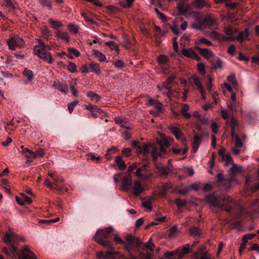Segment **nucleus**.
<instances>
[{"label": "nucleus", "mask_w": 259, "mask_h": 259, "mask_svg": "<svg viewBox=\"0 0 259 259\" xmlns=\"http://www.w3.org/2000/svg\"><path fill=\"white\" fill-rule=\"evenodd\" d=\"M4 242L9 247L10 251L7 247L2 249L3 252L7 256H10L11 253L14 256H17L20 259H36L35 255L25 246L22 249L18 250V243L22 238L11 230L5 234L3 237Z\"/></svg>", "instance_id": "nucleus-1"}, {"label": "nucleus", "mask_w": 259, "mask_h": 259, "mask_svg": "<svg viewBox=\"0 0 259 259\" xmlns=\"http://www.w3.org/2000/svg\"><path fill=\"white\" fill-rule=\"evenodd\" d=\"M112 231L113 228L111 227L105 228L104 229H100L96 232L94 237L97 242L106 248L108 250L105 253L103 251L98 252L97 257L99 259L107 258L114 254L113 247L109 239L110 233Z\"/></svg>", "instance_id": "nucleus-2"}, {"label": "nucleus", "mask_w": 259, "mask_h": 259, "mask_svg": "<svg viewBox=\"0 0 259 259\" xmlns=\"http://www.w3.org/2000/svg\"><path fill=\"white\" fill-rule=\"evenodd\" d=\"M191 13L194 15L196 22L191 25V28L195 30H202L208 28L212 30L209 32H217L214 30L217 28L216 21L210 15L207 14L203 16L196 11H193Z\"/></svg>", "instance_id": "nucleus-3"}, {"label": "nucleus", "mask_w": 259, "mask_h": 259, "mask_svg": "<svg viewBox=\"0 0 259 259\" xmlns=\"http://www.w3.org/2000/svg\"><path fill=\"white\" fill-rule=\"evenodd\" d=\"M229 177L225 178L223 174L219 173L216 178L217 183L219 186H223L225 189L230 188L232 182H237L234 176V174L241 172V167L237 166L236 164H233L232 166L229 170Z\"/></svg>", "instance_id": "nucleus-4"}, {"label": "nucleus", "mask_w": 259, "mask_h": 259, "mask_svg": "<svg viewBox=\"0 0 259 259\" xmlns=\"http://www.w3.org/2000/svg\"><path fill=\"white\" fill-rule=\"evenodd\" d=\"M38 45L34 47L35 55L48 63L52 64L54 59L49 52L51 47L49 45H46L42 40H38Z\"/></svg>", "instance_id": "nucleus-5"}, {"label": "nucleus", "mask_w": 259, "mask_h": 259, "mask_svg": "<svg viewBox=\"0 0 259 259\" xmlns=\"http://www.w3.org/2000/svg\"><path fill=\"white\" fill-rule=\"evenodd\" d=\"M114 239L116 243L122 245L124 249L128 252L134 250L135 247H140L143 244L139 238L132 235H128L125 237L126 241H123L117 235L114 236Z\"/></svg>", "instance_id": "nucleus-6"}, {"label": "nucleus", "mask_w": 259, "mask_h": 259, "mask_svg": "<svg viewBox=\"0 0 259 259\" xmlns=\"http://www.w3.org/2000/svg\"><path fill=\"white\" fill-rule=\"evenodd\" d=\"M170 144L167 139H163L159 143V147H155L151 152V155L154 161H156L158 157H162L168 153L166 148Z\"/></svg>", "instance_id": "nucleus-7"}, {"label": "nucleus", "mask_w": 259, "mask_h": 259, "mask_svg": "<svg viewBox=\"0 0 259 259\" xmlns=\"http://www.w3.org/2000/svg\"><path fill=\"white\" fill-rule=\"evenodd\" d=\"M190 252V245L187 244L183 248H179L174 252H165L164 256L167 259H181L183 256Z\"/></svg>", "instance_id": "nucleus-8"}, {"label": "nucleus", "mask_w": 259, "mask_h": 259, "mask_svg": "<svg viewBox=\"0 0 259 259\" xmlns=\"http://www.w3.org/2000/svg\"><path fill=\"white\" fill-rule=\"evenodd\" d=\"M6 41L9 49L11 50H15L17 47L21 48L24 43L23 39L17 35L11 37Z\"/></svg>", "instance_id": "nucleus-9"}, {"label": "nucleus", "mask_w": 259, "mask_h": 259, "mask_svg": "<svg viewBox=\"0 0 259 259\" xmlns=\"http://www.w3.org/2000/svg\"><path fill=\"white\" fill-rule=\"evenodd\" d=\"M168 129L171 133L175 136L177 140H180L183 146H186V140L183 136V134L178 127L170 125Z\"/></svg>", "instance_id": "nucleus-10"}, {"label": "nucleus", "mask_w": 259, "mask_h": 259, "mask_svg": "<svg viewBox=\"0 0 259 259\" xmlns=\"http://www.w3.org/2000/svg\"><path fill=\"white\" fill-rule=\"evenodd\" d=\"M121 182L122 190L124 191H129L133 183L132 176L122 174Z\"/></svg>", "instance_id": "nucleus-11"}, {"label": "nucleus", "mask_w": 259, "mask_h": 259, "mask_svg": "<svg viewBox=\"0 0 259 259\" xmlns=\"http://www.w3.org/2000/svg\"><path fill=\"white\" fill-rule=\"evenodd\" d=\"M144 189L141 182L139 181H136L132 183L130 191H131L135 197H138L144 191Z\"/></svg>", "instance_id": "nucleus-12"}, {"label": "nucleus", "mask_w": 259, "mask_h": 259, "mask_svg": "<svg viewBox=\"0 0 259 259\" xmlns=\"http://www.w3.org/2000/svg\"><path fill=\"white\" fill-rule=\"evenodd\" d=\"M193 80L195 85L197 87V89L200 91L202 99L205 100L206 92L202 84L201 83L199 78L195 76L193 77Z\"/></svg>", "instance_id": "nucleus-13"}, {"label": "nucleus", "mask_w": 259, "mask_h": 259, "mask_svg": "<svg viewBox=\"0 0 259 259\" xmlns=\"http://www.w3.org/2000/svg\"><path fill=\"white\" fill-rule=\"evenodd\" d=\"M235 139V146L236 148H241L243 146V140H245L246 138L245 135L243 134H235L233 137Z\"/></svg>", "instance_id": "nucleus-14"}, {"label": "nucleus", "mask_w": 259, "mask_h": 259, "mask_svg": "<svg viewBox=\"0 0 259 259\" xmlns=\"http://www.w3.org/2000/svg\"><path fill=\"white\" fill-rule=\"evenodd\" d=\"M230 124L231 127V136L234 137L235 134L239 131V127L238 121L233 117H232L230 120Z\"/></svg>", "instance_id": "nucleus-15"}, {"label": "nucleus", "mask_w": 259, "mask_h": 259, "mask_svg": "<svg viewBox=\"0 0 259 259\" xmlns=\"http://www.w3.org/2000/svg\"><path fill=\"white\" fill-rule=\"evenodd\" d=\"M202 136L198 134H195L193 141L192 143V149L194 153H195L198 149L199 145L201 142Z\"/></svg>", "instance_id": "nucleus-16"}, {"label": "nucleus", "mask_w": 259, "mask_h": 259, "mask_svg": "<svg viewBox=\"0 0 259 259\" xmlns=\"http://www.w3.org/2000/svg\"><path fill=\"white\" fill-rule=\"evenodd\" d=\"M206 200L208 203H209L212 206L218 207L220 206V201L213 194H211L207 195L206 197Z\"/></svg>", "instance_id": "nucleus-17"}, {"label": "nucleus", "mask_w": 259, "mask_h": 259, "mask_svg": "<svg viewBox=\"0 0 259 259\" xmlns=\"http://www.w3.org/2000/svg\"><path fill=\"white\" fill-rule=\"evenodd\" d=\"M177 8L180 15H185L190 11V7L189 5L180 4L178 5Z\"/></svg>", "instance_id": "nucleus-18"}, {"label": "nucleus", "mask_w": 259, "mask_h": 259, "mask_svg": "<svg viewBox=\"0 0 259 259\" xmlns=\"http://www.w3.org/2000/svg\"><path fill=\"white\" fill-rule=\"evenodd\" d=\"M192 4L198 9H202L204 7H209L210 5L204 0H194Z\"/></svg>", "instance_id": "nucleus-19"}, {"label": "nucleus", "mask_w": 259, "mask_h": 259, "mask_svg": "<svg viewBox=\"0 0 259 259\" xmlns=\"http://www.w3.org/2000/svg\"><path fill=\"white\" fill-rule=\"evenodd\" d=\"M146 165H143L141 167H139L137 166L136 171L135 173V175L141 178H145L146 177Z\"/></svg>", "instance_id": "nucleus-20"}, {"label": "nucleus", "mask_w": 259, "mask_h": 259, "mask_svg": "<svg viewBox=\"0 0 259 259\" xmlns=\"http://www.w3.org/2000/svg\"><path fill=\"white\" fill-rule=\"evenodd\" d=\"M175 76L174 75L169 76L166 80L163 83L162 88H164L168 90L169 92H171V88L170 85L173 83Z\"/></svg>", "instance_id": "nucleus-21"}, {"label": "nucleus", "mask_w": 259, "mask_h": 259, "mask_svg": "<svg viewBox=\"0 0 259 259\" xmlns=\"http://www.w3.org/2000/svg\"><path fill=\"white\" fill-rule=\"evenodd\" d=\"M182 54L184 56L191 59L196 56V53L192 49H183L182 51Z\"/></svg>", "instance_id": "nucleus-22"}, {"label": "nucleus", "mask_w": 259, "mask_h": 259, "mask_svg": "<svg viewBox=\"0 0 259 259\" xmlns=\"http://www.w3.org/2000/svg\"><path fill=\"white\" fill-rule=\"evenodd\" d=\"M115 122L116 123L119 124L121 127H124L128 130H131L132 129L131 127L126 125L127 121L125 118H121L120 117H116L115 118Z\"/></svg>", "instance_id": "nucleus-23"}, {"label": "nucleus", "mask_w": 259, "mask_h": 259, "mask_svg": "<svg viewBox=\"0 0 259 259\" xmlns=\"http://www.w3.org/2000/svg\"><path fill=\"white\" fill-rule=\"evenodd\" d=\"M219 207L221 208L222 209H224L229 214H231V211L233 209V205L231 201H229L228 203H224L223 204L220 203V206Z\"/></svg>", "instance_id": "nucleus-24"}, {"label": "nucleus", "mask_w": 259, "mask_h": 259, "mask_svg": "<svg viewBox=\"0 0 259 259\" xmlns=\"http://www.w3.org/2000/svg\"><path fill=\"white\" fill-rule=\"evenodd\" d=\"M197 49L199 51L201 55L206 58H208L213 56L212 52L207 49H202L199 47H197Z\"/></svg>", "instance_id": "nucleus-25"}, {"label": "nucleus", "mask_w": 259, "mask_h": 259, "mask_svg": "<svg viewBox=\"0 0 259 259\" xmlns=\"http://www.w3.org/2000/svg\"><path fill=\"white\" fill-rule=\"evenodd\" d=\"M92 54L95 56V57L98 58L100 61L102 62H106V56L101 52L97 50H93Z\"/></svg>", "instance_id": "nucleus-26"}, {"label": "nucleus", "mask_w": 259, "mask_h": 259, "mask_svg": "<svg viewBox=\"0 0 259 259\" xmlns=\"http://www.w3.org/2000/svg\"><path fill=\"white\" fill-rule=\"evenodd\" d=\"M214 34H215L218 37H221L222 39L225 41H233L235 38L233 35L234 33H226L227 35H223L222 36L221 34V33H213Z\"/></svg>", "instance_id": "nucleus-27"}, {"label": "nucleus", "mask_w": 259, "mask_h": 259, "mask_svg": "<svg viewBox=\"0 0 259 259\" xmlns=\"http://www.w3.org/2000/svg\"><path fill=\"white\" fill-rule=\"evenodd\" d=\"M55 87L57 90L63 93H67L68 92L69 89L67 83H61L58 82L55 85Z\"/></svg>", "instance_id": "nucleus-28"}, {"label": "nucleus", "mask_w": 259, "mask_h": 259, "mask_svg": "<svg viewBox=\"0 0 259 259\" xmlns=\"http://www.w3.org/2000/svg\"><path fill=\"white\" fill-rule=\"evenodd\" d=\"M157 170L158 174L163 177H166L170 171L169 168L164 166L158 167Z\"/></svg>", "instance_id": "nucleus-29"}, {"label": "nucleus", "mask_w": 259, "mask_h": 259, "mask_svg": "<svg viewBox=\"0 0 259 259\" xmlns=\"http://www.w3.org/2000/svg\"><path fill=\"white\" fill-rule=\"evenodd\" d=\"M189 109V107L187 104H183L182 106V109L181 110V113L182 114L183 116L186 119H189L191 117L190 113L187 112Z\"/></svg>", "instance_id": "nucleus-30"}, {"label": "nucleus", "mask_w": 259, "mask_h": 259, "mask_svg": "<svg viewBox=\"0 0 259 259\" xmlns=\"http://www.w3.org/2000/svg\"><path fill=\"white\" fill-rule=\"evenodd\" d=\"M115 162L120 170H123L126 168V164L120 156H117L115 159Z\"/></svg>", "instance_id": "nucleus-31"}, {"label": "nucleus", "mask_w": 259, "mask_h": 259, "mask_svg": "<svg viewBox=\"0 0 259 259\" xmlns=\"http://www.w3.org/2000/svg\"><path fill=\"white\" fill-rule=\"evenodd\" d=\"M189 233L194 237L199 238L201 234V231L198 228L193 227L190 229Z\"/></svg>", "instance_id": "nucleus-32"}, {"label": "nucleus", "mask_w": 259, "mask_h": 259, "mask_svg": "<svg viewBox=\"0 0 259 259\" xmlns=\"http://www.w3.org/2000/svg\"><path fill=\"white\" fill-rule=\"evenodd\" d=\"M23 75L27 77L29 81H31L33 79V73L31 70L25 68L23 72Z\"/></svg>", "instance_id": "nucleus-33"}, {"label": "nucleus", "mask_w": 259, "mask_h": 259, "mask_svg": "<svg viewBox=\"0 0 259 259\" xmlns=\"http://www.w3.org/2000/svg\"><path fill=\"white\" fill-rule=\"evenodd\" d=\"M89 67L94 72L97 73V74H101V70L98 64L92 62L90 64Z\"/></svg>", "instance_id": "nucleus-34"}, {"label": "nucleus", "mask_w": 259, "mask_h": 259, "mask_svg": "<svg viewBox=\"0 0 259 259\" xmlns=\"http://www.w3.org/2000/svg\"><path fill=\"white\" fill-rule=\"evenodd\" d=\"M186 146H184V148L183 149L181 148H172V151L175 154H180L182 152V155L186 154L188 152V148Z\"/></svg>", "instance_id": "nucleus-35"}, {"label": "nucleus", "mask_w": 259, "mask_h": 259, "mask_svg": "<svg viewBox=\"0 0 259 259\" xmlns=\"http://www.w3.org/2000/svg\"><path fill=\"white\" fill-rule=\"evenodd\" d=\"M49 22L50 26L54 28L55 29H58L59 27H60L62 26L61 22L58 21H55L52 19H49Z\"/></svg>", "instance_id": "nucleus-36"}, {"label": "nucleus", "mask_w": 259, "mask_h": 259, "mask_svg": "<svg viewBox=\"0 0 259 259\" xmlns=\"http://www.w3.org/2000/svg\"><path fill=\"white\" fill-rule=\"evenodd\" d=\"M87 96L89 97L92 101H95L96 102L100 100V97L97 94L92 92H89L87 94Z\"/></svg>", "instance_id": "nucleus-37"}, {"label": "nucleus", "mask_w": 259, "mask_h": 259, "mask_svg": "<svg viewBox=\"0 0 259 259\" xmlns=\"http://www.w3.org/2000/svg\"><path fill=\"white\" fill-rule=\"evenodd\" d=\"M117 150L118 149L114 147L111 149H108L107 153L105 155L106 158L108 160L111 159L112 158L111 154L115 153Z\"/></svg>", "instance_id": "nucleus-38"}, {"label": "nucleus", "mask_w": 259, "mask_h": 259, "mask_svg": "<svg viewBox=\"0 0 259 259\" xmlns=\"http://www.w3.org/2000/svg\"><path fill=\"white\" fill-rule=\"evenodd\" d=\"M221 161H225L226 165H228L229 164L232 165L234 163L232 157L229 154H227V155Z\"/></svg>", "instance_id": "nucleus-39"}, {"label": "nucleus", "mask_w": 259, "mask_h": 259, "mask_svg": "<svg viewBox=\"0 0 259 259\" xmlns=\"http://www.w3.org/2000/svg\"><path fill=\"white\" fill-rule=\"evenodd\" d=\"M138 151L143 153L145 156H147L150 153L148 147L145 145L141 146Z\"/></svg>", "instance_id": "nucleus-40"}, {"label": "nucleus", "mask_w": 259, "mask_h": 259, "mask_svg": "<svg viewBox=\"0 0 259 259\" xmlns=\"http://www.w3.org/2000/svg\"><path fill=\"white\" fill-rule=\"evenodd\" d=\"M138 151L143 153L145 156H147L150 153L148 147L145 145L141 146Z\"/></svg>", "instance_id": "nucleus-41"}, {"label": "nucleus", "mask_w": 259, "mask_h": 259, "mask_svg": "<svg viewBox=\"0 0 259 259\" xmlns=\"http://www.w3.org/2000/svg\"><path fill=\"white\" fill-rule=\"evenodd\" d=\"M33 154L34 155H32V158L42 157L44 155V149L40 148L36 151L33 152Z\"/></svg>", "instance_id": "nucleus-42"}, {"label": "nucleus", "mask_w": 259, "mask_h": 259, "mask_svg": "<svg viewBox=\"0 0 259 259\" xmlns=\"http://www.w3.org/2000/svg\"><path fill=\"white\" fill-rule=\"evenodd\" d=\"M249 33H238V35L236 38L238 41H242L244 40L248 39Z\"/></svg>", "instance_id": "nucleus-43"}, {"label": "nucleus", "mask_w": 259, "mask_h": 259, "mask_svg": "<svg viewBox=\"0 0 259 259\" xmlns=\"http://www.w3.org/2000/svg\"><path fill=\"white\" fill-rule=\"evenodd\" d=\"M4 2L7 7L10 8L14 10L16 9L14 0H4Z\"/></svg>", "instance_id": "nucleus-44"}, {"label": "nucleus", "mask_w": 259, "mask_h": 259, "mask_svg": "<svg viewBox=\"0 0 259 259\" xmlns=\"http://www.w3.org/2000/svg\"><path fill=\"white\" fill-rule=\"evenodd\" d=\"M134 0H125V2H121L120 5L123 8H130L133 5Z\"/></svg>", "instance_id": "nucleus-45"}, {"label": "nucleus", "mask_w": 259, "mask_h": 259, "mask_svg": "<svg viewBox=\"0 0 259 259\" xmlns=\"http://www.w3.org/2000/svg\"><path fill=\"white\" fill-rule=\"evenodd\" d=\"M177 227L176 226H172L169 229V233L168 234V237H175L177 233Z\"/></svg>", "instance_id": "nucleus-46"}, {"label": "nucleus", "mask_w": 259, "mask_h": 259, "mask_svg": "<svg viewBox=\"0 0 259 259\" xmlns=\"http://www.w3.org/2000/svg\"><path fill=\"white\" fill-rule=\"evenodd\" d=\"M67 68L68 70L72 73L75 72L76 71V65L71 62H69V65Z\"/></svg>", "instance_id": "nucleus-47"}, {"label": "nucleus", "mask_w": 259, "mask_h": 259, "mask_svg": "<svg viewBox=\"0 0 259 259\" xmlns=\"http://www.w3.org/2000/svg\"><path fill=\"white\" fill-rule=\"evenodd\" d=\"M175 202L178 207L185 206L187 204L185 200H183L180 198H177Z\"/></svg>", "instance_id": "nucleus-48"}, {"label": "nucleus", "mask_w": 259, "mask_h": 259, "mask_svg": "<svg viewBox=\"0 0 259 259\" xmlns=\"http://www.w3.org/2000/svg\"><path fill=\"white\" fill-rule=\"evenodd\" d=\"M78 101H74L68 104V109L70 113H72L74 109V108L75 107V106H76L78 104Z\"/></svg>", "instance_id": "nucleus-49"}, {"label": "nucleus", "mask_w": 259, "mask_h": 259, "mask_svg": "<svg viewBox=\"0 0 259 259\" xmlns=\"http://www.w3.org/2000/svg\"><path fill=\"white\" fill-rule=\"evenodd\" d=\"M137 168V164H133L130 165L128 167L127 170L123 174L127 175H131V174L134 171L135 169Z\"/></svg>", "instance_id": "nucleus-50"}, {"label": "nucleus", "mask_w": 259, "mask_h": 259, "mask_svg": "<svg viewBox=\"0 0 259 259\" xmlns=\"http://www.w3.org/2000/svg\"><path fill=\"white\" fill-rule=\"evenodd\" d=\"M142 206L144 208H146L148 209L150 211L152 210V206L151 201L150 200H147V201H144L142 203Z\"/></svg>", "instance_id": "nucleus-51"}, {"label": "nucleus", "mask_w": 259, "mask_h": 259, "mask_svg": "<svg viewBox=\"0 0 259 259\" xmlns=\"http://www.w3.org/2000/svg\"><path fill=\"white\" fill-rule=\"evenodd\" d=\"M255 236V234H249L244 235L242 238V240L244 242L246 243L248 240L252 239Z\"/></svg>", "instance_id": "nucleus-52"}, {"label": "nucleus", "mask_w": 259, "mask_h": 259, "mask_svg": "<svg viewBox=\"0 0 259 259\" xmlns=\"http://www.w3.org/2000/svg\"><path fill=\"white\" fill-rule=\"evenodd\" d=\"M22 152H23V153L25 154L26 156H27V157H29L32 158V155H34L33 151L29 150L28 148L24 149L23 150Z\"/></svg>", "instance_id": "nucleus-53"}, {"label": "nucleus", "mask_w": 259, "mask_h": 259, "mask_svg": "<svg viewBox=\"0 0 259 259\" xmlns=\"http://www.w3.org/2000/svg\"><path fill=\"white\" fill-rule=\"evenodd\" d=\"M158 61L160 63L165 64L168 61L167 58L164 55H161L158 57Z\"/></svg>", "instance_id": "nucleus-54"}, {"label": "nucleus", "mask_w": 259, "mask_h": 259, "mask_svg": "<svg viewBox=\"0 0 259 259\" xmlns=\"http://www.w3.org/2000/svg\"><path fill=\"white\" fill-rule=\"evenodd\" d=\"M68 51L71 55H74L76 57H78L80 54L77 50L74 48H70L68 49Z\"/></svg>", "instance_id": "nucleus-55"}, {"label": "nucleus", "mask_w": 259, "mask_h": 259, "mask_svg": "<svg viewBox=\"0 0 259 259\" xmlns=\"http://www.w3.org/2000/svg\"><path fill=\"white\" fill-rule=\"evenodd\" d=\"M68 27L70 32H77L78 31V27L76 25L70 24L68 25Z\"/></svg>", "instance_id": "nucleus-56"}, {"label": "nucleus", "mask_w": 259, "mask_h": 259, "mask_svg": "<svg viewBox=\"0 0 259 259\" xmlns=\"http://www.w3.org/2000/svg\"><path fill=\"white\" fill-rule=\"evenodd\" d=\"M124 41H125V46L127 48H130L133 45V40L127 38L124 35L123 36Z\"/></svg>", "instance_id": "nucleus-57"}, {"label": "nucleus", "mask_w": 259, "mask_h": 259, "mask_svg": "<svg viewBox=\"0 0 259 259\" xmlns=\"http://www.w3.org/2000/svg\"><path fill=\"white\" fill-rule=\"evenodd\" d=\"M45 184L51 189H54L55 186H56L57 187H59V186L58 185L55 184V183L51 182L48 179L46 180V181L45 182Z\"/></svg>", "instance_id": "nucleus-58"}, {"label": "nucleus", "mask_w": 259, "mask_h": 259, "mask_svg": "<svg viewBox=\"0 0 259 259\" xmlns=\"http://www.w3.org/2000/svg\"><path fill=\"white\" fill-rule=\"evenodd\" d=\"M114 65L115 66V67L119 68H122L125 67L124 63L123 62V61L120 60H118L117 61H116L114 63Z\"/></svg>", "instance_id": "nucleus-59"}, {"label": "nucleus", "mask_w": 259, "mask_h": 259, "mask_svg": "<svg viewBox=\"0 0 259 259\" xmlns=\"http://www.w3.org/2000/svg\"><path fill=\"white\" fill-rule=\"evenodd\" d=\"M197 68L201 73L203 74H205V68L204 64L202 63H198L197 64Z\"/></svg>", "instance_id": "nucleus-60"}, {"label": "nucleus", "mask_w": 259, "mask_h": 259, "mask_svg": "<svg viewBox=\"0 0 259 259\" xmlns=\"http://www.w3.org/2000/svg\"><path fill=\"white\" fill-rule=\"evenodd\" d=\"M106 46H108L111 49L114 50L116 48V44L113 41H109L105 43Z\"/></svg>", "instance_id": "nucleus-61"}, {"label": "nucleus", "mask_w": 259, "mask_h": 259, "mask_svg": "<svg viewBox=\"0 0 259 259\" xmlns=\"http://www.w3.org/2000/svg\"><path fill=\"white\" fill-rule=\"evenodd\" d=\"M144 247L150 251H153L155 248V245L153 243L150 242L149 241L148 243L144 245Z\"/></svg>", "instance_id": "nucleus-62"}, {"label": "nucleus", "mask_w": 259, "mask_h": 259, "mask_svg": "<svg viewBox=\"0 0 259 259\" xmlns=\"http://www.w3.org/2000/svg\"><path fill=\"white\" fill-rule=\"evenodd\" d=\"M39 2L44 6L49 7V9H51L52 5L50 1L48 0H38Z\"/></svg>", "instance_id": "nucleus-63"}, {"label": "nucleus", "mask_w": 259, "mask_h": 259, "mask_svg": "<svg viewBox=\"0 0 259 259\" xmlns=\"http://www.w3.org/2000/svg\"><path fill=\"white\" fill-rule=\"evenodd\" d=\"M22 197L23 201H24V204L25 203L30 204L32 202L31 198L24 194H23L22 195Z\"/></svg>", "instance_id": "nucleus-64"}]
</instances>
